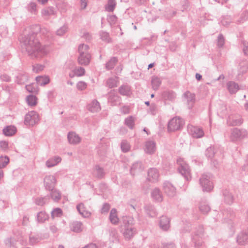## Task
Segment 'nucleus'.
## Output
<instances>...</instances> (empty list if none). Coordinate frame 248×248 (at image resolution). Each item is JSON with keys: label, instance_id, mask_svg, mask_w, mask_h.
<instances>
[{"label": "nucleus", "instance_id": "obj_50", "mask_svg": "<svg viewBox=\"0 0 248 248\" xmlns=\"http://www.w3.org/2000/svg\"><path fill=\"white\" fill-rule=\"evenodd\" d=\"M121 148L123 152L127 153L130 149V145L126 140H123L121 143Z\"/></svg>", "mask_w": 248, "mask_h": 248}, {"label": "nucleus", "instance_id": "obj_57", "mask_svg": "<svg viewBox=\"0 0 248 248\" xmlns=\"http://www.w3.org/2000/svg\"><path fill=\"white\" fill-rule=\"evenodd\" d=\"M28 11L33 14H36L37 11L36 4L35 2H31L27 6Z\"/></svg>", "mask_w": 248, "mask_h": 248}, {"label": "nucleus", "instance_id": "obj_61", "mask_svg": "<svg viewBox=\"0 0 248 248\" xmlns=\"http://www.w3.org/2000/svg\"><path fill=\"white\" fill-rule=\"evenodd\" d=\"M117 81L113 78H109L107 81V86L109 88H112L117 86Z\"/></svg>", "mask_w": 248, "mask_h": 248}, {"label": "nucleus", "instance_id": "obj_32", "mask_svg": "<svg viewBox=\"0 0 248 248\" xmlns=\"http://www.w3.org/2000/svg\"><path fill=\"white\" fill-rule=\"evenodd\" d=\"M162 97L165 100L173 101L176 98V93L171 90H166L162 92Z\"/></svg>", "mask_w": 248, "mask_h": 248}, {"label": "nucleus", "instance_id": "obj_48", "mask_svg": "<svg viewBox=\"0 0 248 248\" xmlns=\"http://www.w3.org/2000/svg\"><path fill=\"white\" fill-rule=\"evenodd\" d=\"M56 13L54 8L52 7H49L42 11V14L45 16H50L54 15Z\"/></svg>", "mask_w": 248, "mask_h": 248}, {"label": "nucleus", "instance_id": "obj_28", "mask_svg": "<svg viewBox=\"0 0 248 248\" xmlns=\"http://www.w3.org/2000/svg\"><path fill=\"white\" fill-rule=\"evenodd\" d=\"M155 143L153 140L147 141L145 143V152L148 154H152L155 151Z\"/></svg>", "mask_w": 248, "mask_h": 248}, {"label": "nucleus", "instance_id": "obj_12", "mask_svg": "<svg viewBox=\"0 0 248 248\" xmlns=\"http://www.w3.org/2000/svg\"><path fill=\"white\" fill-rule=\"evenodd\" d=\"M92 174L94 177L102 179L105 177L106 173L103 168L98 165H96L93 169Z\"/></svg>", "mask_w": 248, "mask_h": 248}, {"label": "nucleus", "instance_id": "obj_5", "mask_svg": "<svg viewBox=\"0 0 248 248\" xmlns=\"http://www.w3.org/2000/svg\"><path fill=\"white\" fill-rule=\"evenodd\" d=\"M39 121L38 114L34 111L29 112L25 116L24 124L26 125L33 126Z\"/></svg>", "mask_w": 248, "mask_h": 248}, {"label": "nucleus", "instance_id": "obj_64", "mask_svg": "<svg viewBox=\"0 0 248 248\" xmlns=\"http://www.w3.org/2000/svg\"><path fill=\"white\" fill-rule=\"evenodd\" d=\"M25 88L29 93H34L37 92L36 88L34 86V84L27 85L26 86Z\"/></svg>", "mask_w": 248, "mask_h": 248}, {"label": "nucleus", "instance_id": "obj_52", "mask_svg": "<svg viewBox=\"0 0 248 248\" xmlns=\"http://www.w3.org/2000/svg\"><path fill=\"white\" fill-rule=\"evenodd\" d=\"M215 152L214 147L210 146L207 148L205 151V155L208 158L212 159L214 156Z\"/></svg>", "mask_w": 248, "mask_h": 248}, {"label": "nucleus", "instance_id": "obj_21", "mask_svg": "<svg viewBox=\"0 0 248 248\" xmlns=\"http://www.w3.org/2000/svg\"><path fill=\"white\" fill-rule=\"evenodd\" d=\"M237 242L240 245H245L248 243V232L242 231L237 237Z\"/></svg>", "mask_w": 248, "mask_h": 248}, {"label": "nucleus", "instance_id": "obj_63", "mask_svg": "<svg viewBox=\"0 0 248 248\" xmlns=\"http://www.w3.org/2000/svg\"><path fill=\"white\" fill-rule=\"evenodd\" d=\"M87 83L84 81H79L77 84V88L78 90L83 91L86 89Z\"/></svg>", "mask_w": 248, "mask_h": 248}, {"label": "nucleus", "instance_id": "obj_59", "mask_svg": "<svg viewBox=\"0 0 248 248\" xmlns=\"http://www.w3.org/2000/svg\"><path fill=\"white\" fill-rule=\"evenodd\" d=\"M225 43V38L222 34L218 35L217 39V46L218 47H222Z\"/></svg>", "mask_w": 248, "mask_h": 248}, {"label": "nucleus", "instance_id": "obj_39", "mask_svg": "<svg viewBox=\"0 0 248 248\" xmlns=\"http://www.w3.org/2000/svg\"><path fill=\"white\" fill-rule=\"evenodd\" d=\"M135 118L132 116H129L124 120V124L130 129H133L135 127Z\"/></svg>", "mask_w": 248, "mask_h": 248}, {"label": "nucleus", "instance_id": "obj_14", "mask_svg": "<svg viewBox=\"0 0 248 248\" xmlns=\"http://www.w3.org/2000/svg\"><path fill=\"white\" fill-rule=\"evenodd\" d=\"M68 142L71 144L76 145L79 143L81 140L80 137L76 132H69L67 134Z\"/></svg>", "mask_w": 248, "mask_h": 248}, {"label": "nucleus", "instance_id": "obj_33", "mask_svg": "<svg viewBox=\"0 0 248 248\" xmlns=\"http://www.w3.org/2000/svg\"><path fill=\"white\" fill-rule=\"evenodd\" d=\"M16 132V128L14 125H8L4 127L2 130L3 134L6 136H12Z\"/></svg>", "mask_w": 248, "mask_h": 248}, {"label": "nucleus", "instance_id": "obj_18", "mask_svg": "<svg viewBox=\"0 0 248 248\" xmlns=\"http://www.w3.org/2000/svg\"><path fill=\"white\" fill-rule=\"evenodd\" d=\"M143 170L142 163L140 161H137L132 164L130 172L131 174L134 176L142 171Z\"/></svg>", "mask_w": 248, "mask_h": 248}, {"label": "nucleus", "instance_id": "obj_10", "mask_svg": "<svg viewBox=\"0 0 248 248\" xmlns=\"http://www.w3.org/2000/svg\"><path fill=\"white\" fill-rule=\"evenodd\" d=\"M108 102L111 106H116L120 104L121 101L120 97L118 95L116 91L111 90L108 93Z\"/></svg>", "mask_w": 248, "mask_h": 248}, {"label": "nucleus", "instance_id": "obj_37", "mask_svg": "<svg viewBox=\"0 0 248 248\" xmlns=\"http://www.w3.org/2000/svg\"><path fill=\"white\" fill-rule=\"evenodd\" d=\"M109 219L113 224L116 225L118 224L119 222V218L117 215V210L116 209L113 208L111 210Z\"/></svg>", "mask_w": 248, "mask_h": 248}, {"label": "nucleus", "instance_id": "obj_45", "mask_svg": "<svg viewBox=\"0 0 248 248\" xmlns=\"http://www.w3.org/2000/svg\"><path fill=\"white\" fill-rule=\"evenodd\" d=\"M50 197L55 202H58L61 199V193L60 192L57 190L54 189L50 190Z\"/></svg>", "mask_w": 248, "mask_h": 248}, {"label": "nucleus", "instance_id": "obj_9", "mask_svg": "<svg viewBox=\"0 0 248 248\" xmlns=\"http://www.w3.org/2000/svg\"><path fill=\"white\" fill-rule=\"evenodd\" d=\"M29 76L26 72L18 71L15 76V82L19 85H24L28 80Z\"/></svg>", "mask_w": 248, "mask_h": 248}, {"label": "nucleus", "instance_id": "obj_44", "mask_svg": "<svg viewBox=\"0 0 248 248\" xmlns=\"http://www.w3.org/2000/svg\"><path fill=\"white\" fill-rule=\"evenodd\" d=\"M37 98L36 96L33 95H29L26 97V101L30 106H34L37 104Z\"/></svg>", "mask_w": 248, "mask_h": 248}, {"label": "nucleus", "instance_id": "obj_35", "mask_svg": "<svg viewBox=\"0 0 248 248\" xmlns=\"http://www.w3.org/2000/svg\"><path fill=\"white\" fill-rule=\"evenodd\" d=\"M49 202V196H46L44 197H37L34 199V202L36 205L38 206H43L48 203Z\"/></svg>", "mask_w": 248, "mask_h": 248}, {"label": "nucleus", "instance_id": "obj_2", "mask_svg": "<svg viewBox=\"0 0 248 248\" xmlns=\"http://www.w3.org/2000/svg\"><path fill=\"white\" fill-rule=\"evenodd\" d=\"M177 163L178 165L177 169L179 172L186 180H190L191 178V171L188 164L181 158L177 159Z\"/></svg>", "mask_w": 248, "mask_h": 248}, {"label": "nucleus", "instance_id": "obj_19", "mask_svg": "<svg viewBox=\"0 0 248 248\" xmlns=\"http://www.w3.org/2000/svg\"><path fill=\"white\" fill-rule=\"evenodd\" d=\"M190 130L191 136L195 138H201L204 135L202 129L198 126H192Z\"/></svg>", "mask_w": 248, "mask_h": 248}, {"label": "nucleus", "instance_id": "obj_17", "mask_svg": "<svg viewBox=\"0 0 248 248\" xmlns=\"http://www.w3.org/2000/svg\"><path fill=\"white\" fill-rule=\"evenodd\" d=\"M159 225L160 228L163 231H167L170 227V219L165 216L161 217Z\"/></svg>", "mask_w": 248, "mask_h": 248}, {"label": "nucleus", "instance_id": "obj_25", "mask_svg": "<svg viewBox=\"0 0 248 248\" xmlns=\"http://www.w3.org/2000/svg\"><path fill=\"white\" fill-rule=\"evenodd\" d=\"M151 196L155 202H161L163 201L162 194L158 188L156 187L152 191Z\"/></svg>", "mask_w": 248, "mask_h": 248}, {"label": "nucleus", "instance_id": "obj_56", "mask_svg": "<svg viewBox=\"0 0 248 248\" xmlns=\"http://www.w3.org/2000/svg\"><path fill=\"white\" fill-rule=\"evenodd\" d=\"M74 74L78 77L82 76L85 74V70L82 67L75 68L73 70Z\"/></svg>", "mask_w": 248, "mask_h": 248}, {"label": "nucleus", "instance_id": "obj_34", "mask_svg": "<svg viewBox=\"0 0 248 248\" xmlns=\"http://www.w3.org/2000/svg\"><path fill=\"white\" fill-rule=\"evenodd\" d=\"M222 194L224 198L225 202L229 204H232L233 202V197L227 189H224L222 191Z\"/></svg>", "mask_w": 248, "mask_h": 248}, {"label": "nucleus", "instance_id": "obj_20", "mask_svg": "<svg viewBox=\"0 0 248 248\" xmlns=\"http://www.w3.org/2000/svg\"><path fill=\"white\" fill-rule=\"evenodd\" d=\"M226 87L231 94H235L240 89L238 83L233 81H228L226 84Z\"/></svg>", "mask_w": 248, "mask_h": 248}, {"label": "nucleus", "instance_id": "obj_36", "mask_svg": "<svg viewBox=\"0 0 248 248\" xmlns=\"http://www.w3.org/2000/svg\"><path fill=\"white\" fill-rule=\"evenodd\" d=\"M36 83L40 86H45L50 82V78L48 76H38L36 78Z\"/></svg>", "mask_w": 248, "mask_h": 248}, {"label": "nucleus", "instance_id": "obj_23", "mask_svg": "<svg viewBox=\"0 0 248 248\" xmlns=\"http://www.w3.org/2000/svg\"><path fill=\"white\" fill-rule=\"evenodd\" d=\"M91 54L79 55L78 59V61L79 64L87 66L89 64L91 61Z\"/></svg>", "mask_w": 248, "mask_h": 248}, {"label": "nucleus", "instance_id": "obj_41", "mask_svg": "<svg viewBox=\"0 0 248 248\" xmlns=\"http://www.w3.org/2000/svg\"><path fill=\"white\" fill-rule=\"evenodd\" d=\"M78 51L79 55H87L90 54L89 53V46L87 45L84 44H80L78 46Z\"/></svg>", "mask_w": 248, "mask_h": 248}, {"label": "nucleus", "instance_id": "obj_49", "mask_svg": "<svg viewBox=\"0 0 248 248\" xmlns=\"http://www.w3.org/2000/svg\"><path fill=\"white\" fill-rule=\"evenodd\" d=\"M99 35L100 38L103 41H105L107 43H109L111 41V39L109 36V33L106 31H100L99 32Z\"/></svg>", "mask_w": 248, "mask_h": 248}, {"label": "nucleus", "instance_id": "obj_22", "mask_svg": "<svg viewBox=\"0 0 248 248\" xmlns=\"http://www.w3.org/2000/svg\"><path fill=\"white\" fill-rule=\"evenodd\" d=\"M123 235L125 239L130 240L136 233V229L134 227L123 228Z\"/></svg>", "mask_w": 248, "mask_h": 248}, {"label": "nucleus", "instance_id": "obj_42", "mask_svg": "<svg viewBox=\"0 0 248 248\" xmlns=\"http://www.w3.org/2000/svg\"><path fill=\"white\" fill-rule=\"evenodd\" d=\"M151 83L152 88L154 90H157L161 85V80L157 77H153L152 78Z\"/></svg>", "mask_w": 248, "mask_h": 248}, {"label": "nucleus", "instance_id": "obj_16", "mask_svg": "<svg viewBox=\"0 0 248 248\" xmlns=\"http://www.w3.org/2000/svg\"><path fill=\"white\" fill-rule=\"evenodd\" d=\"M183 96L186 100L188 108H192L195 102V94L189 91H186L183 94Z\"/></svg>", "mask_w": 248, "mask_h": 248}, {"label": "nucleus", "instance_id": "obj_40", "mask_svg": "<svg viewBox=\"0 0 248 248\" xmlns=\"http://www.w3.org/2000/svg\"><path fill=\"white\" fill-rule=\"evenodd\" d=\"M61 158L59 156H55L54 158H50L46 161V165L48 168L52 167L56 165L61 161Z\"/></svg>", "mask_w": 248, "mask_h": 248}, {"label": "nucleus", "instance_id": "obj_43", "mask_svg": "<svg viewBox=\"0 0 248 248\" xmlns=\"http://www.w3.org/2000/svg\"><path fill=\"white\" fill-rule=\"evenodd\" d=\"M133 218L125 217L123 218V228H129L130 227H134L132 224Z\"/></svg>", "mask_w": 248, "mask_h": 248}, {"label": "nucleus", "instance_id": "obj_26", "mask_svg": "<svg viewBox=\"0 0 248 248\" xmlns=\"http://www.w3.org/2000/svg\"><path fill=\"white\" fill-rule=\"evenodd\" d=\"M88 109L92 112H96L101 109V107L99 102L94 99L87 106Z\"/></svg>", "mask_w": 248, "mask_h": 248}, {"label": "nucleus", "instance_id": "obj_54", "mask_svg": "<svg viewBox=\"0 0 248 248\" xmlns=\"http://www.w3.org/2000/svg\"><path fill=\"white\" fill-rule=\"evenodd\" d=\"M0 80L2 82H10L12 81L11 77L5 73H0Z\"/></svg>", "mask_w": 248, "mask_h": 248}, {"label": "nucleus", "instance_id": "obj_51", "mask_svg": "<svg viewBox=\"0 0 248 248\" xmlns=\"http://www.w3.org/2000/svg\"><path fill=\"white\" fill-rule=\"evenodd\" d=\"M199 209L201 213L206 214L210 211V206L205 203H201L199 206Z\"/></svg>", "mask_w": 248, "mask_h": 248}, {"label": "nucleus", "instance_id": "obj_13", "mask_svg": "<svg viewBox=\"0 0 248 248\" xmlns=\"http://www.w3.org/2000/svg\"><path fill=\"white\" fill-rule=\"evenodd\" d=\"M243 122L241 118L236 116H229L227 120V124L229 126L240 125Z\"/></svg>", "mask_w": 248, "mask_h": 248}, {"label": "nucleus", "instance_id": "obj_58", "mask_svg": "<svg viewBox=\"0 0 248 248\" xmlns=\"http://www.w3.org/2000/svg\"><path fill=\"white\" fill-rule=\"evenodd\" d=\"M248 19V11H243L240 16V19L237 21V23H243L244 21Z\"/></svg>", "mask_w": 248, "mask_h": 248}, {"label": "nucleus", "instance_id": "obj_47", "mask_svg": "<svg viewBox=\"0 0 248 248\" xmlns=\"http://www.w3.org/2000/svg\"><path fill=\"white\" fill-rule=\"evenodd\" d=\"M116 2L115 0H108L105 9L108 12H113L115 8Z\"/></svg>", "mask_w": 248, "mask_h": 248}, {"label": "nucleus", "instance_id": "obj_29", "mask_svg": "<svg viewBox=\"0 0 248 248\" xmlns=\"http://www.w3.org/2000/svg\"><path fill=\"white\" fill-rule=\"evenodd\" d=\"M144 210L148 216L151 217H155L157 215V212L155 207L151 204L146 205Z\"/></svg>", "mask_w": 248, "mask_h": 248}, {"label": "nucleus", "instance_id": "obj_8", "mask_svg": "<svg viewBox=\"0 0 248 248\" xmlns=\"http://www.w3.org/2000/svg\"><path fill=\"white\" fill-rule=\"evenodd\" d=\"M56 184V179L53 175L46 176L44 179V185L46 189L52 190L54 188Z\"/></svg>", "mask_w": 248, "mask_h": 248}, {"label": "nucleus", "instance_id": "obj_53", "mask_svg": "<svg viewBox=\"0 0 248 248\" xmlns=\"http://www.w3.org/2000/svg\"><path fill=\"white\" fill-rule=\"evenodd\" d=\"M9 162V158L7 156H0V170L5 167Z\"/></svg>", "mask_w": 248, "mask_h": 248}, {"label": "nucleus", "instance_id": "obj_30", "mask_svg": "<svg viewBox=\"0 0 248 248\" xmlns=\"http://www.w3.org/2000/svg\"><path fill=\"white\" fill-rule=\"evenodd\" d=\"M118 62V59L116 57H112L106 62L105 64V68L107 70L109 71L113 69Z\"/></svg>", "mask_w": 248, "mask_h": 248}, {"label": "nucleus", "instance_id": "obj_3", "mask_svg": "<svg viewBox=\"0 0 248 248\" xmlns=\"http://www.w3.org/2000/svg\"><path fill=\"white\" fill-rule=\"evenodd\" d=\"M184 122L180 118L174 117L168 124V130L172 132L180 130L184 125Z\"/></svg>", "mask_w": 248, "mask_h": 248}, {"label": "nucleus", "instance_id": "obj_46", "mask_svg": "<svg viewBox=\"0 0 248 248\" xmlns=\"http://www.w3.org/2000/svg\"><path fill=\"white\" fill-rule=\"evenodd\" d=\"M41 240V237L38 234L31 235L29 237V242L31 245L36 244Z\"/></svg>", "mask_w": 248, "mask_h": 248}, {"label": "nucleus", "instance_id": "obj_6", "mask_svg": "<svg viewBox=\"0 0 248 248\" xmlns=\"http://www.w3.org/2000/svg\"><path fill=\"white\" fill-rule=\"evenodd\" d=\"M247 132L245 130L237 128H232L231 130L230 138L232 141H235L238 139H243L247 136Z\"/></svg>", "mask_w": 248, "mask_h": 248}, {"label": "nucleus", "instance_id": "obj_31", "mask_svg": "<svg viewBox=\"0 0 248 248\" xmlns=\"http://www.w3.org/2000/svg\"><path fill=\"white\" fill-rule=\"evenodd\" d=\"M48 219L49 215L44 211L38 212L36 215V220L39 223H44L46 221L48 220Z\"/></svg>", "mask_w": 248, "mask_h": 248}, {"label": "nucleus", "instance_id": "obj_60", "mask_svg": "<svg viewBox=\"0 0 248 248\" xmlns=\"http://www.w3.org/2000/svg\"><path fill=\"white\" fill-rule=\"evenodd\" d=\"M240 70L242 73H245L248 69V62L247 61H242L240 62Z\"/></svg>", "mask_w": 248, "mask_h": 248}, {"label": "nucleus", "instance_id": "obj_62", "mask_svg": "<svg viewBox=\"0 0 248 248\" xmlns=\"http://www.w3.org/2000/svg\"><path fill=\"white\" fill-rule=\"evenodd\" d=\"M117 20V17L115 15H110L107 17V21L112 26L114 25Z\"/></svg>", "mask_w": 248, "mask_h": 248}, {"label": "nucleus", "instance_id": "obj_55", "mask_svg": "<svg viewBox=\"0 0 248 248\" xmlns=\"http://www.w3.org/2000/svg\"><path fill=\"white\" fill-rule=\"evenodd\" d=\"M62 215V211L60 208L54 209L51 212V216L54 218L55 217H60Z\"/></svg>", "mask_w": 248, "mask_h": 248}, {"label": "nucleus", "instance_id": "obj_11", "mask_svg": "<svg viewBox=\"0 0 248 248\" xmlns=\"http://www.w3.org/2000/svg\"><path fill=\"white\" fill-rule=\"evenodd\" d=\"M163 188L165 193L169 197H173L176 195V188L168 181L163 183Z\"/></svg>", "mask_w": 248, "mask_h": 248}, {"label": "nucleus", "instance_id": "obj_1", "mask_svg": "<svg viewBox=\"0 0 248 248\" xmlns=\"http://www.w3.org/2000/svg\"><path fill=\"white\" fill-rule=\"evenodd\" d=\"M40 31V25H32L29 33L24 34L20 39L22 47L26 49L28 55L32 58H42L49 51L48 46L42 45L38 39Z\"/></svg>", "mask_w": 248, "mask_h": 248}, {"label": "nucleus", "instance_id": "obj_27", "mask_svg": "<svg viewBox=\"0 0 248 248\" xmlns=\"http://www.w3.org/2000/svg\"><path fill=\"white\" fill-rule=\"evenodd\" d=\"M77 209L79 214L84 217H89L91 215V212L86 210V207L83 203L78 204Z\"/></svg>", "mask_w": 248, "mask_h": 248}, {"label": "nucleus", "instance_id": "obj_24", "mask_svg": "<svg viewBox=\"0 0 248 248\" xmlns=\"http://www.w3.org/2000/svg\"><path fill=\"white\" fill-rule=\"evenodd\" d=\"M70 229L72 231L79 233L82 231L83 229V224L79 221H75L70 224Z\"/></svg>", "mask_w": 248, "mask_h": 248}, {"label": "nucleus", "instance_id": "obj_38", "mask_svg": "<svg viewBox=\"0 0 248 248\" xmlns=\"http://www.w3.org/2000/svg\"><path fill=\"white\" fill-rule=\"evenodd\" d=\"M118 90L119 93L124 96H129L131 93L130 87L127 85H122Z\"/></svg>", "mask_w": 248, "mask_h": 248}, {"label": "nucleus", "instance_id": "obj_7", "mask_svg": "<svg viewBox=\"0 0 248 248\" xmlns=\"http://www.w3.org/2000/svg\"><path fill=\"white\" fill-rule=\"evenodd\" d=\"M203 227L202 226H199L198 232H195L192 236V241L195 244V247L196 248H199L202 245V237L203 236Z\"/></svg>", "mask_w": 248, "mask_h": 248}, {"label": "nucleus", "instance_id": "obj_4", "mask_svg": "<svg viewBox=\"0 0 248 248\" xmlns=\"http://www.w3.org/2000/svg\"><path fill=\"white\" fill-rule=\"evenodd\" d=\"M209 174H203L200 179V183L203 191L209 192L213 188L212 182L210 181Z\"/></svg>", "mask_w": 248, "mask_h": 248}, {"label": "nucleus", "instance_id": "obj_15", "mask_svg": "<svg viewBox=\"0 0 248 248\" xmlns=\"http://www.w3.org/2000/svg\"><path fill=\"white\" fill-rule=\"evenodd\" d=\"M159 172L155 168H150L148 171V180L152 183L158 181L159 178Z\"/></svg>", "mask_w": 248, "mask_h": 248}]
</instances>
